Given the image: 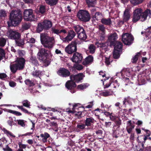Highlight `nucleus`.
I'll return each instance as SVG.
<instances>
[{
    "instance_id": "obj_40",
    "label": "nucleus",
    "mask_w": 151,
    "mask_h": 151,
    "mask_svg": "<svg viewBox=\"0 0 151 151\" xmlns=\"http://www.w3.org/2000/svg\"><path fill=\"white\" fill-rule=\"evenodd\" d=\"M47 3L50 5H55L57 3L58 0H45Z\"/></svg>"
},
{
    "instance_id": "obj_38",
    "label": "nucleus",
    "mask_w": 151,
    "mask_h": 151,
    "mask_svg": "<svg viewBox=\"0 0 151 151\" xmlns=\"http://www.w3.org/2000/svg\"><path fill=\"white\" fill-rule=\"evenodd\" d=\"M74 29L78 34L79 33L83 31V30H84L83 27L78 25L74 27Z\"/></svg>"
},
{
    "instance_id": "obj_19",
    "label": "nucleus",
    "mask_w": 151,
    "mask_h": 151,
    "mask_svg": "<svg viewBox=\"0 0 151 151\" xmlns=\"http://www.w3.org/2000/svg\"><path fill=\"white\" fill-rule=\"evenodd\" d=\"M93 60V57L91 55H89L86 57L84 61L83 62V65L87 66L91 64Z\"/></svg>"
},
{
    "instance_id": "obj_9",
    "label": "nucleus",
    "mask_w": 151,
    "mask_h": 151,
    "mask_svg": "<svg viewBox=\"0 0 151 151\" xmlns=\"http://www.w3.org/2000/svg\"><path fill=\"white\" fill-rule=\"evenodd\" d=\"M24 19L27 21H33L35 16L33 14V10L31 9H26L24 12Z\"/></svg>"
},
{
    "instance_id": "obj_22",
    "label": "nucleus",
    "mask_w": 151,
    "mask_h": 151,
    "mask_svg": "<svg viewBox=\"0 0 151 151\" xmlns=\"http://www.w3.org/2000/svg\"><path fill=\"white\" fill-rule=\"evenodd\" d=\"M0 129L4 132V133L6 134L7 136L9 137H15V136L11 132L7 130L4 128L2 126H0Z\"/></svg>"
},
{
    "instance_id": "obj_45",
    "label": "nucleus",
    "mask_w": 151,
    "mask_h": 151,
    "mask_svg": "<svg viewBox=\"0 0 151 151\" xmlns=\"http://www.w3.org/2000/svg\"><path fill=\"white\" fill-rule=\"evenodd\" d=\"M121 51L115 50L113 52V55L114 58L117 59L119 57V52Z\"/></svg>"
},
{
    "instance_id": "obj_54",
    "label": "nucleus",
    "mask_w": 151,
    "mask_h": 151,
    "mask_svg": "<svg viewBox=\"0 0 151 151\" xmlns=\"http://www.w3.org/2000/svg\"><path fill=\"white\" fill-rule=\"evenodd\" d=\"M96 0H86L87 4L90 6H93Z\"/></svg>"
},
{
    "instance_id": "obj_28",
    "label": "nucleus",
    "mask_w": 151,
    "mask_h": 151,
    "mask_svg": "<svg viewBox=\"0 0 151 151\" xmlns=\"http://www.w3.org/2000/svg\"><path fill=\"white\" fill-rule=\"evenodd\" d=\"M78 34V37L81 40H85L87 38V36L84 30L83 31L80 32Z\"/></svg>"
},
{
    "instance_id": "obj_21",
    "label": "nucleus",
    "mask_w": 151,
    "mask_h": 151,
    "mask_svg": "<svg viewBox=\"0 0 151 151\" xmlns=\"http://www.w3.org/2000/svg\"><path fill=\"white\" fill-rule=\"evenodd\" d=\"M130 15L129 13V10L127 9H126L124 11L123 15V20L124 22L128 21L130 19Z\"/></svg>"
},
{
    "instance_id": "obj_35",
    "label": "nucleus",
    "mask_w": 151,
    "mask_h": 151,
    "mask_svg": "<svg viewBox=\"0 0 151 151\" xmlns=\"http://www.w3.org/2000/svg\"><path fill=\"white\" fill-rule=\"evenodd\" d=\"M10 67L11 70L13 73H15L17 70H19V68L15 63L14 64L11 65Z\"/></svg>"
},
{
    "instance_id": "obj_16",
    "label": "nucleus",
    "mask_w": 151,
    "mask_h": 151,
    "mask_svg": "<svg viewBox=\"0 0 151 151\" xmlns=\"http://www.w3.org/2000/svg\"><path fill=\"white\" fill-rule=\"evenodd\" d=\"M86 126L85 124H84L81 122L77 123L76 126L75 127L74 130L76 132H79L84 129L88 130L90 129L89 127L86 128Z\"/></svg>"
},
{
    "instance_id": "obj_29",
    "label": "nucleus",
    "mask_w": 151,
    "mask_h": 151,
    "mask_svg": "<svg viewBox=\"0 0 151 151\" xmlns=\"http://www.w3.org/2000/svg\"><path fill=\"white\" fill-rule=\"evenodd\" d=\"M29 62L35 66H38L39 65L38 61L35 57L31 56L29 60Z\"/></svg>"
},
{
    "instance_id": "obj_6",
    "label": "nucleus",
    "mask_w": 151,
    "mask_h": 151,
    "mask_svg": "<svg viewBox=\"0 0 151 151\" xmlns=\"http://www.w3.org/2000/svg\"><path fill=\"white\" fill-rule=\"evenodd\" d=\"M48 54L47 51L44 48H42L37 53V58L40 62L43 63L45 66H48L50 63L49 59L47 58Z\"/></svg>"
},
{
    "instance_id": "obj_62",
    "label": "nucleus",
    "mask_w": 151,
    "mask_h": 151,
    "mask_svg": "<svg viewBox=\"0 0 151 151\" xmlns=\"http://www.w3.org/2000/svg\"><path fill=\"white\" fill-rule=\"evenodd\" d=\"M13 119L11 117L9 118V120L7 121L8 124L10 126H12L13 123Z\"/></svg>"
},
{
    "instance_id": "obj_15",
    "label": "nucleus",
    "mask_w": 151,
    "mask_h": 151,
    "mask_svg": "<svg viewBox=\"0 0 151 151\" xmlns=\"http://www.w3.org/2000/svg\"><path fill=\"white\" fill-rule=\"evenodd\" d=\"M147 78L144 73L139 74L138 76V84L140 86L145 84L146 83Z\"/></svg>"
},
{
    "instance_id": "obj_20",
    "label": "nucleus",
    "mask_w": 151,
    "mask_h": 151,
    "mask_svg": "<svg viewBox=\"0 0 151 151\" xmlns=\"http://www.w3.org/2000/svg\"><path fill=\"white\" fill-rule=\"evenodd\" d=\"M134 127V125L132 124L131 120L127 122L126 129L128 134H130L131 133Z\"/></svg>"
},
{
    "instance_id": "obj_14",
    "label": "nucleus",
    "mask_w": 151,
    "mask_h": 151,
    "mask_svg": "<svg viewBox=\"0 0 151 151\" xmlns=\"http://www.w3.org/2000/svg\"><path fill=\"white\" fill-rule=\"evenodd\" d=\"M25 60L23 58H17L15 63L19 68V70L22 69L24 67Z\"/></svg>"
},
{
    "instance_id": "obj_57",
    "label": "nucleus",
    "mask_w": 151,
    "mask_h": 151,
    "mask_svg": "<svg viewBox=\"0 0 151 151\" xmlns=\"http://www.w3.org/2000/svg\"><path fill=\"white\" fill-rule=\"evenodd\" d=\"M75 70L76 69L78 70H81L83 68V67L80 64H74Z\"/></svg>"
},
{
    "instance_id": "obj_1",
    "label": "nucleus",
    "mask_w": 151,
    "mask_h": 151,
    "mask_svg": "<svg viewBox=\"0 0 151 151\" xmlns=\"http://www.w3.org/2000/svg\"><path fill=\"white\" fill-rule=\"evenodd\" d=\"M133 17L132 21L136 22L139 20L142 22L145 21L147 19L148 16L151 18V11L148 9H146L144 12L141 8H137L135 9L133 12Z\"/></svg>"
},
{
    "instance_id": "obj_42",
    "label": "nucleus",
    "mask_w": 151,
    "mask_h": 151,
    "mask_svg": "<svg viewBox=\"0 0 151 151\" xmlns=\"http://www.w3.org/2000/svg\"><path fill=\"white\" fill-rule=\"evenodd\" d=\"M6 39L4 38H0V47L4 46L6 44Z\"/></svg>"
},
{
    "instance_id": "obj_50",
    "label": "nucleus",
    "mask_w": 151,
    "mask_h": 151,
    "mask_svg": "<svg viewBox=\"0 0 151 151\" xmlns=\"http://www.w3.org/2000/svg\"><path fill=\"white\" fill-rule=\"evenodd\" d=\"M41 72L36 70L35 71H33L32 73V74L34 77H37L40 76L41 74Z\"/></svg>"
},
{
    "instance_id": "obj_5",
    "label": "nucleus",
    "mask_w": 151,
    "mask_h": 151,
    "mask_svg": "<svg viewBox=\"0 0 151 151\" xmlns=\"http://www.w3.org/2000/svg\"><path fill=\"white\" fill-rule=\"evenodd\" d=\"M131 70L129 68H124L121 72L117 73L116 76L123 80L126 83L125 85H130L131 83L129 81V77L131 75Z\"/></svg>"
},
{
    "instance_id": "obj_37",
    "label": "nucleus",
    "mask_w": 151,
    "mask_h": 151,
    "mask_svg": "<svg viewBox=\"0 0 151 151\" xmlns=\"http://www.w3.org/2000/svg\"><path fill=\"white\" fill-rule=\"evenodd\" d=\"M22 104L23 106H24L28 108H30L31 104L30 102L28 100H24L22 102Z\"/></svg>"
},
{
    "instance_id": "obj_17",
    "label": "nucleus",
    "mask_w": 151,
    "mask_h": 151,
    "mask_svg": "<svg viewBox=\"0 0 151 151\" xmlns=\"http://www.w3.org/2000/svg\"><path fill=\"white\" fill-rule=\"evenodd\" d=\"M76 34L73 30H70L69 31L68 34L65 38H63L62 40L65 42H68L71 41L76 36Z\"/></svg>"
},
{
    "instance_id": "obj_39",
    "label": "nucleus",
    "mask_w": 151,
    "mask_h": 151,
    "mask_svg": "<svg viewBox=\"0 0 151 151\" xmlns=\"http://www.w3.org/2000/svg\"><path fill=\"white\" fill-rule=\"evenodd\" d=\"M15 35L14 33V31H13L11 30H10L8 31L7 32V36L10 39H13L14 38V37H13V35Z\"/></svg>"
},
{
    "instance_id": "obj_41",
    "label": "nucleus",
    "mask_w": 151,
    "mask_h": 151,
    "mask_svg": "<svg viewBox=\"0 0 151 151\" xmlns=\"http://www.w3.org/2000/svg\"><path fill=\"white\" fill-rule=\"evenodd\" d=\"M17 122L18 124L22 127H24L25 126L26 121L22 119L17 120Z\"/></svg>"
},
{
    "instance_id": "obj_8",
    "label": "nucleus",
    "mask_w": 151,
    "mask_h": 151,
    "mask_svg": "<svg viewBox=\"0 0 151 151\" xmlns=\"http://www.w3.org/2000/svg\"><path fill=\"white\" fill-rule=\"evenodd\" d=\"M52 26V24L51 21L45 20L38 24L37 31L38 32H40L43 29H48Z\"/></svg>"
},
{
    "instance_id": "obj_27",
    "label": "nucleus",
    "mask_w": 151,
    "mask_h": 151,
    "mask_svg": "<svg viewBox=\"0 0 151 151\" xmlns=\"http://www.w3.org/2000/svg\"><path fill=\"white\" fill-rule=\"evenodd\" d=\"M101 22L103 24L110 25L111 24V21L110 18H103L101 19Z\"/></svg>"
},
{
    "instance_id": "obj_56",
    "label": "nucleus",
    "mask_w": 151,
    "mask_h": 151,
    "mask_svg": "<svg viewBox=\"0 0 151 151\" xmlns=\"http://www.w3.org/2000/svg\"><path fill=\"white\" fill-rule=\"evenodd\" d=\"M9 112L16 115L17 116H19L22 115V114L18 111H13L11 110H9Z\"/></svg>"
},
{
    "instance_id": "obj_10",
    "label": "nucleus",
    "mask_w": 151,
    "mask_h": 151,
    "mask_svg": "<svg viewBox=\"0 0 151 151\" xmlns=\"http://www.w3.org/2000/svg\"><path fill=\"white\" fill-rule=\"evenodd\" d=\"M78 43L77 40L73 41L68 45L65 48V52L69 54H71L77 50L76 45Z\"/></svg>"
},
{
    "instance_id": "obj_47",
    "label": "nucleus",
    "mask_w": 151,
    "mask_h": 151,
    "mask_svg": "<svg viewBox=\"0 0 151 151\" xmlns=\"http://www.w3.org/2000/svg\"><path fill=\"white\" fill-rule=\"evenodd\" d=\"M101 16V14L99 12H96L94 15L93 16V19L94 20H98L99 18Z\"/></svg>"
},
{
    "instance_id": "obj_11",
    "label": "nucleus",
    "mask_w": 151,
    "mask_h": 151,
    "mask_svg": "<svg viewBox=\"0 0 151 151\" xmlns=\"http://www.w3.org/2000/svg\"><path fill=\"white\" fill-rule=\"evenodd\" d=\"M133 39L132 35L128 33L124 34L122 36V42L125 45H130Z\"/></svg>"
},
{
    "instance_id": "obj_36",
    "label": "nucleus",
    "mask_w": 151,
    "mask_h": 151,
    "mask_svg": "<svg viewBox=\"0 0 151 151\" xmlns=\"http://www.w3.org/2000/svg\"><path fill=\"white\" fill-rule=\"evenodd\" d=\"M29 35V34L28 33L27 34H26L24 35L25 40L27 41V42L32 43H34L35 42V40L34 38H28L27 37V35Z\"/></svg>"
},
{
    "instance_id": "obj_60",
    "label": "nucleus",
    "mask_w": 151,
    "mask_h": 151,
    "mask_svg": "<svg viewBox=\"0 0 151 151\" xmlns=\"http://www.w3.org/2000/svg\"><path fill=\"white\" fill-rule=\"evenodd\" d=\"M3 150L4 151H12V150L9 146L7 145L6 146L3 148Z\"/></svg>"
},
{
    "instance_id": "obj_23",
    "label": "nucleus",
    "mask_w": 151,
    "mask_h": 151,
    "mask_svg": "<svg viewBox=\"0 0 151 151\" xmlns=\"http://www.w3.org/2000/svg\"><path fill=\"white\" fill-rule=\"evenodd\" d=\"M113 93V92L110 89L101 91L100 95L102 96L106 97L112 95Z\"/></svg>"
},
{
    "instance_id": "obj_55",
    "label": "nucleus",
    "mask_w": 151,
    "mask_h": 151,
    "mask_svg": "<svg viewBox=\"0 0 151 151\" xmlns=\"http://www.w3.org/2000/svg\"><path fill=\"white\" fill-rule=\"evenodd\" d=\"M6 16V13L4 10H0V17L1 18L4 17Z\"/></svg>"
},
{
    "instance_id": "obj_49",
    "label": "nucleus",
    "mask_w": 151,
    "mask_h": 151,
    "mask_svg": "<svg viewBox=\"0 0 151 151\" xmlns=\"http://www.w3.org/2000/svg\"><path fill=\"white\" fill-rule=\"evenodd\" d=\"M144 0H131V3L134 5H136L142 3Z\"/></svg>"
},
{
    "instance_id": "obj_59",
    "label": "nucleus",
    "mask_w": 151,
    "mask_h": 151,
    "mask_svg": "<svg viewBox=\"0 0 151 151\" xmlns=\"http://www.w3.org/2000/svg\"><path fill=\"white\" fill-rule=\"evenodd\" d=\"M17 53L18 54L19 56L21 57L24 56L25 54V52L22 50H18Z\"/></svg>"
},
{
    "instance_id": "obj_64",
    "label": "nucleus",
    "mask_w": 151,
    "mask_h": 151,
    "mask_svg": "<svg viewBox=\"0 0 151 151\" xmlns=\"http://www.w3.org/2000/svg\"><path fill=\"white\" fill-rule=\"evenodd\" d=\"M30 27V25L27 23H25L22 25V28L24 29H28Z\"/></svg>"
},
{
    "instance_id": "obj_33",
    "label": "nucleus",
    "mask_w": 151,
    "mask_h": 151,
    "mask_svg": "<svg viewBox=\"0 0 151 151\" xmlns=\"http://www.w3.org/2000/svg\"><path fill=\"white\" fill-rule=\"evenodd\" d=\"M117 38V36L115 33L111 35L108 37V40L111 42H114Z\"/></svg>"
},
{
    "instance_id": "obj_32",
    "label": "nucleus",
    "mask_w": 151,
    "mask_h": 151,
    "mask_svg": "<svg viewBox=\"0 0 151 151\" xmlns=\"http://www.w3.org/2000/svg\"><path fill=\"white\" fill-rule=\"evenodd\" d=\"M122 48V42H116L114 46V49L117 50L121 51Z\"/></svg>"
},
{
    "instance_id": "obj_34",
    "label": "nucleus",
    "mask_w": 151,
    "mask_h": 151,
    "mask_svg": "<svg viewBox=\"0 0 151 151\" xmlns=\"http://www.w3.org/2000/svg\"><path fill=\"white\" fill-rule=\"evenodd\" d=\"M89 86L88 83H82L77 86V88L80 90H83L88 88Z\"/></svg>"
},
{
    "instance_id": "obj_43",
    "label": "nucleus",
    "mask_w": 151,
    "mask_h": 151,
    "mask_svg": "<svg viewBox=\"0 0 151 151\" xmlns=\"http://www.w3.org/2000/svg\"><path fill=\"white\" fill-rule=\"evenodd\" d=\"M79 104H75L73 105L72 110H69L68 111V112L70 113H74L77 112V111L76 110V109L77 107L78 106V105Z\"/></svg>"
},
{
    "instance_id": "obj_52",
    "label": "nucleus",
    "mask_w": 151,
    "mask_h": 151,
    "mask_svg": "<svg viewBox=\"0 0 151 151\" xmlns=\"http://www.w3.org/2000/svg\"><path fill=\"white\" fill-rule=\"evenodd\" d=\"M14 33L15 35H13V37H14V38H13V40H17L19 39L20 37V34L18 32L14 31Z\"/></svg>"
},
{
    "instance_id": "obj_63",
    "label": "nucleus",
    "mask_w": 151,
    "mask_h": 151,
    "mask_svg": "<svg viewBox=\"0 0 151 151\" xmlns=\"http://www.w3.org/2000/svg\"><path fill=\"white\" fill-rule=\"evenodd\" d=\"M9 86L12 88L14 87L17 85V83L13 81H11L9 83Z\"/></svg>"
},
{
    "instance_id": "obj_44",
    "label": "nucleus",
    "mask_w": 151,
    "mask_h": 151,
    "mask_svg": "<svg viewBox=\"0 0 151 151\" xmlns=\"http://www.w3.org/2000/svg\"><path fill=\"white\" fill-rule=\"evenodd\" d=\"M95 47L93 45L91 44L88 47L89 51L90 53L93 54L94 53L95 50Z\"/></svg>"
},
{
    "instance_id": "obj_61",
    "label": "nucleus",
    "mask_w": 151,
    "mask_h": 151,
    "mask_svg": "<svg viewBox=\"0 0 151 151\" xmlns=\"http://www.w3.org/2000/svg\"><path fill=\"white\" fill-rule=\"evenodd\" d=\"M4 51L3 49L0 48V61L1 60L2 57L4 56Z\"/></svg>"
},
{
    "instance_id": "obj_26",
    "label": "nucleus",
    "mask_w": 151,
    "mask_h": 151,
    "mask_svg": "<svg viewBox=\"0 0 151 151\" xmlns=\"http://www.w3.org/2000/svg\"><path fill=\"white\" fill-rule=\"evenodd\" d=\"M40 136L42 138V141L44 142H47V139L50 137V135L47 133L45 132L44 134H41Z\"/></svg>"
},
{
    "instance_id": "obj_53",
    "label": "nucleus",
    "mask_w": 151,
    "mask_h": 151,
    "mask_svg": "<svg viewBox=\"0 0 151 151\" xmlns=\"http://www.w3.org/2000/svg\"><path fill=\"white\" fill-rule=\"evenodd\" d=\"M25 83L26 85L29 86H33L34 85L33 82L28 79L25 81Z\"/></svg>"
},
{
    "instance_id": "obj_46",
    "label": "nucleus",
    "mask_w": 151,
    "mask_h": 151,
    "mask_svg": "<svg viewBox=\"0 0 151 151\" xmlns=\"http://www.w3.org/2000/svg\"><path fill=\"white\" fill-rule=\"evenodd\" d=\"M141 52H138L134 56L132 59V63H135L137 60L138 58L139 57V55H140Z\"/></svg>"
},
{
    "instance_id": "obj_13",
    "label": "nucleus",
    "mask_w": 151,
    "mask_h": 151,
    "mask_svg": "<svg viewBox=\"0 0 151 151\" xmlns=\"http://www.w3.org/2000/svg\"><path fill=\"white\" fill-rule=\"evenodd\" d=\"M82 58L81 54L76 52L74 54L71 60L73 62L80 63L81 62Z\"/></svg>"
},
{
    "instance_id": "obj_31",
    "label": "nucleus",
    "mask_w": 151,
    "mask_h": 151,
    "mask_svg": "<svg viewBox=\"0 0 151 151\" xmlns=\"http://www.w3.org/2000/svg\"><path fill=\"white\" fill-rule=\"evenodd\" d=\"M51 32L52 33L55 34L57 35H59L60 34V29L57 28L56 25L51 28Z\"/></svg>"
},
{
    "instance_id": "obj_7",
    "label": "nucleus",
    "mask_w": 151,
    "mask_h": 151,
    "mask_svg": "<svg viewBox=\"0 0 151 151\" xmlns=\"http://www.w3.org/2000/svg\"><path fill=\"white\" fill-rule=\"evenodd\" d=\"M77 16L81 20L85 22H88L90 19L88 12L84 10H80L77 13Z\"/></svg>"
},
{
    "instance_id": "obj_48",
    "label": "nucleus",
    "mask_w": 151,
    "mask_h": 151,
    "mask_svg": "<svg viewBox=\"0 0 151 151\" xmlns=\"http://www.w3.org/2000/svg\"><path fill=\"white\" fill-rule=\"evenodd\" d=\"M121 124V121L120 120H119L116 121V124L114 125V129H119L120 125Z\"/></svg>"
},
{
    "instance_id": "obj_3",
    "label": "nucleus",
    "mask_w": 151,
    "mask_h": 151,
    "mask_svg": "<svg viewBox=\"0 0 151 151\" xmlns=\"http://www.w3.org/2000/svg\"><path fill=\"white\" fill-rule=\"evenodd\" d=\"M40 40L44 47L50 49L53 47L55 43L53 37H50L47 34H41L40 35Z\"/></svg>"
},
{
    "instance_id": "obj_24",
    "label": "nucleus",
    "mask_w": 151,
    "mask_h": 151,
    "mask_svg": "<svg viewBox=\"0 0 151 151\" xmlns=\"http://www.w3.org/2000/svg\"><path fill=\"white\" fill-rule=\"evenodd\" d=\"M113 135L114 137L117 138L120 136L122 132L120 130V129H114L113 128Z\"/></svg>"
},
{
    "instance_id": "obj_18",
    "label": "nucleus",
    "mask_w": 151,
    "mask_h": 151,
    "mask_svg": "<svg viewBox=\"0 0 151 151\" xmlns=\"http://www.w3.org/2000/svg\"><path fill=\"white\" fill-rule=\"evenodd\" d=\"M96 121L92 117L87 118L85 121V124L87 127L91 126Z\"/></svg>"
},
{
    "instance_id": "obj_58",
    "label": "nucleus",
    "mask_w": 151,
    "mask_h": 151,
    "mask_svg": "<svg viewBox=\"0 0 151 151\" xmlns=\"http://www.w3.org/2000/svg\"><path fill=\"white\" fill-rule=\"evenodd\" d=\"M39 11L40 12L41 14H43L45 12V9L44 6L41 5L39 8Z\"/></svg>"
},
{
    "instance_id": "obj_51",
    "label": "nucleus",
    "mask_w": 151,
    "mask_h": 151,
    "mask_svg": "<svg viewBox=\"0 0 151 151\" xmlns=\"http://www.w3.org/2000/svg\"><path fill=\"white\" fill-rule=\"evenodd\" d=\"M15 41L16 44L17 46H21L23 45L24 44V42L22 40H19V39L18 40H16Z\"/></svg>"
},
{
    "instance_id": "obj_4",
    "label": "nucleus",
    "mask_w": 151,
    "mask_h": 151,
    "mask_svg": "<svg viewBox=\"0 0 151 151\" xmlns=\"http://www.w3.org/2000/svg\"><path fill=\"white\" fill-rule=\"evenodd\" d=\"M10 16L11 23L14 26L18 24L22 19V14L18 10L12 11L10 13Z\"/></svg>"
},
{
    "instance_id": "obj_12",
    "label": "nucleus",
    "mask_w": 151,
    "mask_h": 151,
    "mask_svg": "<svg viewBox=\"0 0 151 151\" xmlns=\"http://www.w3.org/2000/svg\"><path fill=\"white\" fill-rule=\"evenodd\" d=\"M58 74L61 77H66L70 75V72L67 69L64 68H60L57 72Z\"/></svg>"
},
{
    "instance_id": "obj_25",
    "label": "nucleus",
    "mask_w": 151,
    "mask_h": 151,
    "mask_svg": "<svg viewBox=\"0 0 151 151\" xmlns=\"http://www.w3.org/2000/svg\"><path fill=\"white\" fill-rule=\"evenodd\" d=\"M132 101L133 99L129 97L125 98L123 101V105L125 107H126V105L127 104L130 105H132Z\"/></svg>"
},
{
    "instance_id": "obj_2",
    "label": "nucleus",
    "mask_w": 151,
    "mask_h": 151,
    "mask_svg": "<svg viewBox=\"0 0 151 151\" xmlns=\"http://www.w3.org/2000/svg\"><path fill=\"white\" fill-rule=\"evenodd\" d=\"M85 76L83 73H79L77 75H72L70 76V81H68L65 84L66 87L72 93H74L75 91L74 88L76 86L75 82H78L83 80Z\"/></svg>"
},
{
    "instance_id": "obj_30",
    "label": "nucleus",
    "mask_w": 151,
    "mask_h": 151,
    "mask_svg": "<svg viewBox=\"0 0 151 151\" xmlns=\"http://www.w3.org/2000/svg\"><path fill=\"white\" fill-rule=\"evenodd\" d=\"M110 81L111 83V86L112 87L116 88L119 86V83H118L117 80H114L113 78H111Z\"/></svg>"
}]
</instances>
